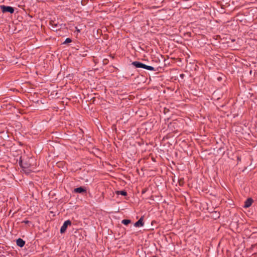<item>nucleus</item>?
<instances>
[{"label": "nucleus", "mask_w": 257, "mask_h": 257, "mask_svg": "<svg viewBox=\"0 0 257 257\" xmlns=\"http://www.w3.org/2000/svg\"><path fill=\"white\" fill-rule=\"evenodd\" d=\"M77 55L82 57H85L87 55V51H78L77 52Z\"/></svg>", "instance_id": "nucleus-10"}, {"label": "nucleus", "mask_w": 257, "mask_h": 257, "mask_svg": "<svg viewBox=\"0 0 257 257\" xmlns=\"http://www.w3.org/2000/svg\"><path fill=\"white\" fill-rule=\"evenodd\" d=\"M181 184H182V182H181V181H179V185H181Z\"/></svg>", "instance_id": "nucleus-16"}, {"label": "nucleus", "mask_w": 257, "mask_h": 257, "mask_svg": "<svg viewBox=\"0 0 257 257\" xmlns=\"http://www.w3.org/2000/svg\"><path fill=\"white\" fill-rule=\"evenodd\" d=\"M131 222V220L130 219H123L121 221V223L125 225H128Z\"/></svg>", "instance_id": "nucleus-12"}, {"label": "nucleus", "mask_w": 257, "mask_h": 257, "mask_svg": "<svg viewBox=\"0 0 257 257\" xmlns=\"http://www.w3.org/2000/svg\"><path fill=\"white\" fill-rule=\"evenodd\" d=\"M17 245L21 247H22L24 246L25 244V241L22 239V238H18L16 241Z\"/></svg>", "instance_id": "nucleus-9"}, {"label": "nucleus", "mask_w": 257, "mask_h": 257, "mask_svg": "<svg viewBox=\"0 0 257 257\" xmlns=\"http://www.w3.org/2000/svg\"><path fill=\"white\" fill-rule=\"evenodd\" d=\"M143 225H144L143 217H141L140 218V219L134 224V226L135 227H140V226H143Z\"/></svg>", "instance_id": "nucleus-7"}, {"label": "nucleus", "mask_w": 257, "mask_h": 257, "mask_svg": "<svg viewBox=\"0 0 257 257\" xmlns=\"http://www.w3.org/2000/svg\"><path fill=\"white\" fill-rule=\"evenodd\" d=\"M71 224V221L70 220H67L65 221L60 228V233H64L66 231L68 226L70 225Z\"/></svg>", "instance_id": "nucleus-3"}, {"label": "nucleus", "mask_w": 257, "mask_h": 257, "mask_svg": "<svg viewBox=\"0 0 257 257\" xmlns=\"http://www.w3.org/2000/svg\"><path fill=\"white\" fill-rule=\"evenodd\" d=\"M253 202V200L249 198H248L244 202V207L248 208L251 206V204Z\"/></svg>", "instance_id": "nucleus-8"}, {"label": "nucleus", "mask_w": 257, "mask_h": 257, "mask_svg": "<svg viewBox=\"0 0 257 257\" xmlns=\"http://www.w3.org/2000/svg\"><path fill=\"white\" fill-rule=\"evenodd\" d=\"M19 164L20 166L23 168H28L30 166L29 164L24 162L22 160H20L19 161Z\"/></svg>", "instance_id": "nucleus-6"}, {"label": "nucleus", "mask_w": 257, "mask_h": 257, "mask_svg": "<svg viewBox=\"0 0 257 257\" xmlns=\"http://www.w3.org/2000/svg\"><path fill=\"white\" fill-rule=\"evenodd\" d=\"M117 194H120L122 196H126L127 194V193L125 191H117Z\"/></svg>", "instance_id": "nucleus-13"}, {"label": "nucleus", "mask_w": 257, "mask_h": 257, "mask_svg": "<svg viewBox=\"0 0 257 257\" xmlns=\"http://www.w3.org/2000/svg\"><path fill=\"white\" fill-rule=\"evenodd\" d=\"M183 74L181 75V77H183Z\"/></svg>", "instance_id": "nucleus-17"}, {"label": "nucleus", "mask_w": 257, "mask_h": 257, "mask_svg": "<svg viewBox=\"0 0 257 257\" xmlns=\"http://www.w3.org/2000/svg\"><path fill=\"white\" fill-rule=\"evenodd\" d=\"M74 192L76 193H83L86 192V190L85 187H80L74 189Z\"/></svg>", "instance_id": "nucleus-4"}, {"label": "nucleus", "mask_w": 257, "mask_h": 257, "mask_svg": "<svg viewBox=\"0 0 257 257\" xmlns=\"http://www.w3.org/2000/svg\"><path fill=\"white\" fill-rule=\"evenodd\" d=\"M1 9L3 13H10V14H13L14 12V9L10 6H6L5 5H2L0 6Z\"/></svg>", "instance_id": "nucleus-1"}, {"label": "nucleus", "mask_w": 257, "mask_h": 257, "mask_svg": "<svg viewBox=\"0 0 257 257\" xmlns=\"http://www.w3.org/2000/svg\"><path fill=\"white\" fill-rule=\"evenodd\" d=\"M181 184H182V182H181V181H179V185H181Z\"/></svg>", "instance_id": "nucleus-15"}, {"label": "nucleus", "mask_w": 257, "mask_h": 257, "mask_svg": "<svg viewBox=\"0 0 257 257\" xmlns=\"http://www.w3.org/2000/svg\"><path fill=\"white\" fill-rule=\"evenodd\" d=\"M72 42V40L69 38H68L67 39H66L65 41L64 42L63 44H68V43H70Z\"/></svg>", "instance_id": "nucleus-14"}, {"label": "nucleus", "mask_w": 257, "mask_h": 257, "mask_svg": "<svg viewBox=\"0 0 257 257\" xmlns=\"http://www.w3.org/2000/svg\"><path fill=\"white\" fill-rule=\"evenodd\" d=\"M50 25L51 26V28L54 31H57V30L61 29V24L55 21H50Z\"/></svg>", "instance_id": "nucleus-2"}, {"label": "nucleus", "mask_w": 257, "mask_h": 257, "mask_svg": "<svg viewBox=\"0 0 257 257\" xmlns=\"http://www.w3.org/2000/svg\"><path fill=\"white\" fill-rule=\"evenodd\" d=\"M132 64L135 66L136 68H141L144 69L145 64H143L139 61H134L132 62Z\"/></svg>", "instance_id": "nucleus-5"}, {"label": "nucleus", "mask_w": 257, "mask_h": 257, "mask_svg": "<svg viewBox=\"0 0 257 257\" xmlns=\"http://www.w3.org/2000/svg\"><path fill=\"white\" fill-rule=\"evenodd\" d=\"M144 69H146L147 70H150V71H156L155 68H154L153 67L151 66H148L146 64H145Z\"/></svg>", "instance_id": "nucleus-11"}]
</instances>
